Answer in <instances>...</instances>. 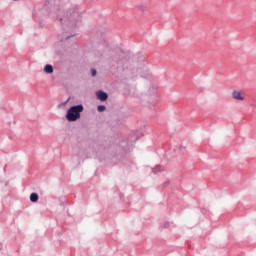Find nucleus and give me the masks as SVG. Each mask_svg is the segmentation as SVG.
Returning a JSON list of instances; mask_svg holds the SVG:
<instances>
[{
    "instance_id": "423d86ee",
    "label": "nucleus",
    "mask_w": 256,
    "mask_h": 256,
    "mask_svg": "<svg viewBox=\"0 0 256 256\" xmlns=\"http://www.w3.org/2000/svg\"><path fill=\"white\" fill-rule=\"evenodd\" d=\"M97 111H99V113H103V111H105V106L103 105L97 106Z\"/></svg>"
},
{
    "instance_id": "7ed1b4c3",
    "label": "nucleus",
    "mask_w": 256,
    "mask_h": 256,
    "mask_svg": "<svg viewBox=\"0 0 256 256\" xmlns=\"http://www.w3.org/2000/svg\"><path fill=\"white\" fill-rule=\"evenodd\" d=\"M96 97L99 99V101H107V99H109V95L103 91L96 92Z\"/></svg>"
},
{
    "instance_id": "39448f33",
    "label": "nucleus",
    "mask_w": 256,
    "mask_h": 256,
    "mask_svg": "<svg viewBox=\"0 0 256 256\" xmlns=\"http://www.w3.org/2000/svg\"><path fill=\"white\" fill-rule=\"evenodd\" d=\"M30 201L32 203H37L39 201V195L37 193H32L30 195Z\"/></svg>"
},
{
    "instance_id": "6e6552de",
    "label": "nucleus",
    "mask_w": 256,
    "mask_h": 256,
    "mask_svg": "<svg viewBox=\"0 0 256 256\" xmlns=\"http://www.w3.org/2000/svg\"><path fill=\"white\" fill-rule=\"evenodd\" d=\"M142 6H139V9H141Z\"/></svg>"
},
{
    "instance_id": "0eeeda50",
    "label": "nucleus",
    "mask_w": 256,
    "mask_h": 256,
    "mask_svg": "<svg viewBox=\"0 0 256 256\" xmlns=\"http://www.w3.org/2000/svg\"><path fill=\"white\" fill-rule=\"evenodd\" d=\"M91 75H92V77H95V75H97V70L92 69L91 70Z\"/></svg>"
},
{
    "instance_id": "f257e3e1",
    "label": "nucleus",
    "mask_w": 256,
    "mask_h": 256,
    "mask_svg": "<svg viewBox=\"0 0 256 256\" xmlns=\"http://www.w3.org/2000/svg\"><path fill=\"white\" fill-rule=\"evenodd\" d=\"M81 113H83V105L72 106L67 110L66 119L70 122L78 121L81 119Z\"/></svg>"
},
{
    "instance_id": "f03ea898",
    "label": "nucleus",
    "mask_w": 256,
    "mask_h": 256,
    "mask_svg": "<svg viewBox=\"0 0 256 256\" xmlns=\"http://www.w3.org/2000/svg\"><path fill=\"white\" fill-rule=\"evenodd\" d=\"M232 98L235 101H245V94L241 91L234 90L232 91Z\"/></svg>"
},
{
    "instance_id": "20e7f679",
    "label": "nucleus",
    "mask_w": 256,
    "mask_h": 256,
    "mask_svg": "<svg viewBox=\"0 0 256 256\" xmlns=\"http://www.w3.org/2000/svg\"><path fill=\"white\" fill-rule=\"evenodd\" d=\"M44 73H47L48 75H51V73H53V66L51 64H47L44 67Z\"/></svg>"
}]
</instances>
